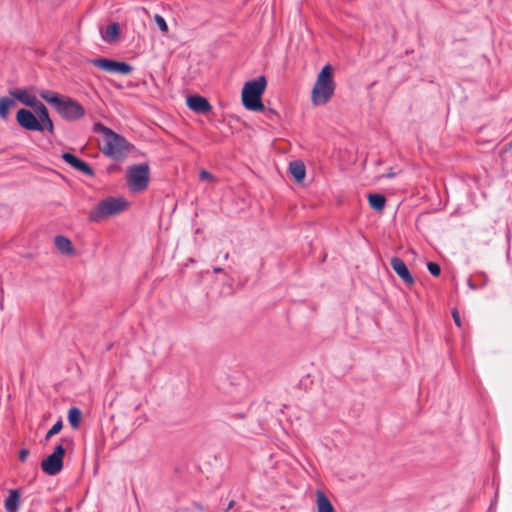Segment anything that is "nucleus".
I'll return each mask as SVG.
<instances>
[{"mask_svg":"<svg viewBox=\"0 0 512 512\" xmlns=\"http://www.w3.org/2000/svg\"><path fill=\"white\" fill-rule=\"evenodd\" d=\"M93 131L102 134L100 149L106 156L115 160L127 156L130 151V144L123 136L100 122L94 124Z\"/></svg>","mask_w":512,"mask_h":512,"instance_id":"f257e3e1","label":"nucleus"},{"mask_svg":"<svg viewBox=\"0 0 512 512\" xmlns=\"http://www.w3.org/2000/svg\"><path fill=\"white\" fill-rule=\"evenodd\" d=\"M40 97L51 104L58 114L67 121H74L85 115L84 107L76 100L55 93L51 90H42Z\"/></svg>","mask_w":512,"mask_h":512,"instance_id":"f03ea898","label":"nucleus"},{"mask_svg":"<svg viewBox=\"0 0 512 512\" xmlns=\"http://www.w3.org/2000/svg\"><path fill=\"white\" fill-rule=\"evenodd\" d=\"M336 83L333 79V68L325 65L317 75L316 82L311 92V102L314 106L325 105L334 95Z\"/></svg>","mask_w":512,"mask_h":512,"instance_id":"7ed1b4c3","label":"nucleus"},{"mask_svg":"<svg viewBox=\"0 0 512 512\" xmlns=\"http://www.w3.org/2000/svg\"><path fill=\"white\" fill-rule=\"evenodd\" d=\"M267 81L264 76L248 81L242 90V103L250 111H262L264 105L261 97L266 89Z\"/></svg>","mask_w":512,"mask_h":512,"instance_id":"20e7f679","label":"nucleus"},{"mask_svg":"<svg viewBox=\"0 0 512 512\" xmlns=\"http://www.w3.org/2000/svg\"><path fill=\"white\" fill-rule=\"evenodd\" d=\"M128 206V202L121 197H108L101 200L97 206L90 212L89 220L98 222L110 216L116 215L124 211Z\"/></svg>","mask_w":512,"mask_h":512,"instance_id":"39448f33","label":"nucleus"},{"mask_svg":"<svg viewBox=\"0 0 512 512\" xmlns=\"http://www.w3.org/2000/svg\"><path fill=\"white\" fill-rule=\"evenodd\" d=\"M150 170L146 163L129 166L127 169V184L131 191L142 192L149 184Z\"/></svg>","mask_w":512,"mask_h":512,"instance_id":"423d86ee","label":"nucleus"},{"mask_svg":"<svg viewBox=\"0 0 512 512\" xmlns=\"http://www.w3.org/2000/svg\"><path fill=\"white\" fill-rule=\"evenodd\" d=\"M65 455V449L60 444L54 449V452L50 454L46 459L41 462V469L43 472L50 476L57 475L63 468V458Z\"/></svg>","mask_w":512,"mask_h":512,"instance_id":"0eeeda50","label":"nucleus"},{"mask_svg":"<svg viewBox=\"0 0 512 512\" xmlns=\"http://www.w3.org/2000/svg\"><path fill=\"white\" fill-rule=\"evenodd\" d=\"M95 67L102 69L107 72L119 73L122 75L130 74L133 71V67L126 63L120 62L108 58H96L90 61Z\"/></svg>","mask_w":512,"mask_h":512,"instance_id":"6e6552de","label":"nucleus"},{"mask_svg":"<svg viewBox=\"0 0 512 512\" xmlns=\"http://www.w3.org/2000/svg\"><path fill=\"white\" fill-rule=\"evenodd\" d=\"M16 121L22 128L28 131H43V125L40 124L36 115L28 109H20L16 114Z\"/></svg>","mask_w":512,"mask_h":512,"instance_id":"1a4fd4ad","label":"nucleus"},{"mask_svg":"<svg viewBox=\"0 0 512 512\" xmlns=\"http://www.w3.org/2000/svg\"><path fill=\"white\" fill-rule=\"evenodd\" d=\"M390 265L395 273L409 286L413 285L415 280L411 275L405 262L399 257H393L390 260Z\"/></svg>","mask_w":512,"mask_h":512,"instance_id":"9d476101","label":"nucleus"},{"mask_svg":"<svg viewBox=\"0 0 512 512\" xmlns=\"http://www.w3.org/2000/svg\"><path fill=\"white\" fill-rule=\"evenodd\" d=\"M9 94L12 96V99L18 100L20 103L34 108L39 100L27 89L24 88H15L9 91Z\"/></svg>","mask_w":512,"mask_h":512,"instance_id":"9b49d317","label":"nucleus"},{"mask_svg":"<svg viewBox=\"0 0 512 512\" xmlns=\"http://www.w3.org/2000/svg\"><path fill=\"white\" fill-rule=\"evenodd\" d=\"M187 106L196 113L206 114L212 110L209 101L200 95H192L187 98Z\"/></svg>","mask_w":512,"mask_h":512,"instance_id":"f8f14e48","label":"nucleus"},{"mask_svg":"<svg viewBox=\"0 0 512 512\" xmlns=\"http://www.w3.org/2000/svg\"><path fill=\"white\" fill-rule=\"evenodd\" d=\"M34 111L37 115L36 117L38 121H40V124L43 125V131L46 129L48 132L53 133L54 126L49 116V111L47 107L39 101L37 105L34 107Z\"/></svg>","mask_w":512,"mask_h":512,"instance_id":"ddd939ff","label":"nucleus"},{"mask_svg":"<svg viewBox=\"0 0 512 512\" xmlns=\"http://www.w3.org/2000/svg\"><path fill=\"white\" fill-rule=\"evenodd\" d=\"M20 498H21V495H20L19 490H17V489L9 490V495L5 499V503H4L6 511L7 512H17L20 508V503H21Z\"/></svg>","mask_w":512,"mask_h":512,"instance_id":"4468645a","label":"nucleus"},{"mask_svg":"<svg viewBox=\"0 0 512 512\" xmlns=\"http://www.w3.org/2000/svg\"><path fill=\"white\" fill-rule=\"evenodd\" d=\"M289 171L297 182H301L306 174L305 165L301 160H295L290 162Z\"/></svg>","mask_w":512,"mask_h":512,"instance_id":"2eb2a0df","label":"nucleus"},{"mask_svg":"<svg viewBox=\"0 0 512 512\" xmlns=\"http://www.w3.org/2000/svg\"><path fill=\"white\" fill-rule=\"evenodd\" d=\"M317 497V512H335L327 496L320 490L316 491Z\"/></svg>","mask_w":512,"mask_h":512,"instance_id":"dca6fc26","label":"nucleus"},{"mask_svg":"<svg viewBox=\"0 0 512 512\" xmlns=\"http://www.w3.org/2000/svg\"><path fill=\"white\" fill-rule=\"evenodd\" d=\"M56 248L62 253V254H70L73 251L72 243L71 241L65 237V236H56L54 240Z\"/></svg>","mask_w":512,"mask_h":512,"instance_id":"f3484780","label":"nucleus"},{"mask_svg":"<svg viewBox=\"0 0 512 512\" xmlns=\"http://www.w3.org/2000/svg\"><path fill=\"white\" fill-rule=\"evenodd\" d=\"M368 202L373 209L381 211L385 207L386 198L383 194L373 193L368 195Z\"/></svg>","mask_w":512,"mask_h":512,"instance_id":"a211bd4d","label":"nucleus"},{"mask_svg":"<svg viewBox=\"0 0 512 512\" xmlns=\"http://www.w3.org/2000/svg\"><path fill=\"white\" fill-rule=\"evenodd\" d=\"M119 33H120L119 24L116 22H113L106 27V30L102 37L106 42L111 43V42L115 41V39L117 38Z\"/></svg>","mask_w":512,"mask_h":512,"instance_id":"6ab92c4d","label":"nucleus"},{"mask_svg":"<svg viewBox=\"0 0 512 512\" xmlns=\"http://www.w3.org/2000/svg\"><path fill=\"white\" fill-rule=\"evenodd\" d=\"M15 104L14 100L9 97L0 98V118L7 120L9 117V110Z\"/></svg>","mask_w":512,"mask_h":512,"instance_id":"aec40b11","label":"nucleus"},{"mask_svg":"<svg viewBox=\"0 0 512 512\" xmlns=\"http://www.w3.org/2000/svg\"><path fill=\"white\" fill-rule=\"evenodd\" d=\"M62 159L67 164L72 166L75 170H78L79 167H81V164L84 162L83 160L79 159L78 157H76L75 155H73L71 153H63L62 154Z\"/></svg>","mask_w":512,"mask_h":512,"instance_id":"412c9836","label":"nucleus"},{"mask_svg":"<svg viewBox=\"0 0 512 512\" xmlns=\"http://www.w3.org/2000/svg\"><path fill=\"white\" fill-rule=\"evenodd\" d=\"M81 419V412L78 408L73 407L68 412V420L72 427L76 428L79 426Z\"/></svg>","mask_w":512,"mask_h":512,"instance_id":"4be33fe9","label":"nucleus"},{"mask_svg":"<svg viewBox=\"0 0 512 512\" xmlns=\"http://www.w3.org/2000/svg\"><path fill=\"white\" fill-rule=\"evenodd\" d=\"M480 276L483 277V281L482 283H478V282H475L474 280L472 279H468V286L472 289V290H476V289H479V288H482L486 285V283L488 282V277L485 273H480L479 274Z\"/></svg>","mask_w":512,"mask_h":512,"instance_id":"5701e85b","label":"nucleus"},{"mask_svg":"<svg viewBox=\"0 0 512 512\" xmlns=\"http://www.w3.org/2000/svg\"><path fill=\"white\" fill-rule=\"evenodd\" d=\"M63 427V423H62V420H58L52 427L51 429L47 432L45 438L46 439H49L51 438L52 436H54L55 434L59 433L61 431Z\"/></svg>","mask_w":512,"mask_h":512,"instance_id":"b1692460","label":"nucleus"},{"mask_svg":"<svg viewBox=\"0 0 512 512\" xmlns=\"http://www.w3.org/2000/svg\"><path fill=\"white\" fill-rule=\"evenodd\" d=\"M154 20L162 32H164V33L168 32V25H167L165 19L161 15L156 14L154 16Z\"/></svg>","mask_w":512,"mask_h":512,"instance_id":"393cba45","label":"nucleus"},{"mask_svg":"<svg viewBox=\"0 0 512 512\" xmlns=\"http://www.w3.org/2000/svg\"><path fill=\"white\" fill-rule=\"evenodd\" d=\"M427 268L429 270V272L433 275V276H439L440 273H441V268L439 266V264L435 263V262H429L427 264Z\"/></svg>","mask_w":512,"mask_h":512,"instance_id":"a878e982","label":"nucleus"},{"mask_svg":"<svg viewBox=\"0 0 512 512\" xmlns=\"http://www.w3.org/2000/svg\"><path fill=\"white\" fill-rule=\"evenodd\" d=\"M77 171H80L87 176H94V170L85 161L81 164V167H79Z\"/></svg>","mask_w":512,"mask_h":512,"instance_id":"bb28decb","label":"nucleus"},{"mask_svg":"<svg viewBox=\"0 0 512 512\" xmlns=\"http://www.w3.org/2000/svg\"><path fill=\"white\" fill-rule=\"evenodd\" d=\"M199 178H200V180H202V181H210V180H214V176H213L210 172H208V171H206V170H202V171L200 172V174H199Z\"/></svg>","mask_w":512,"mask_h":512,"instance_id":"cd10ccee","label":"nucleus"},{"mask_svg":"<svg viewBox=\"0 0 512 512\" xmlns=\"http://www.w3.org/2000/svg\"><path fill=\"white\" fill-rule=\"evenodd\" d=\"M452 317H453V320H454V323L458 326V327H461L462 325V322H461V317H460V313L457 309H453L452 311Z\"/></svg>","mask_w":512,"mask_h":512,"instance_id":"c85d7f7f","label":"nucleus"},{"mask_svg":"<svg viewBox=\"0 0 512 512\" xmlns=\"http://www.w3.org/2000/svg\"><path fill=\"white\" fill-rule=\"evenodd\" d=\"M28 455H29V450L28 449H25V448L21 449L19 451V460L21 462H25L27 457H28Z\"/></svg>","mask_w":512,"mask_h":512,"instance_id":"c756f323","label":"nucleus"},{"mask_svg":"<svg viewBox=\"0 0 512 512\" xmlns=\"http://www.w3.org/2000/svg\"><path fill=\"white\" fill-rule=\"evenodd\" d=\"M387 178H393L396 176L395 172L389 171L387 174L384 175Z\"/></svg>","mask_w":512,"mask_h":512,"instance_id":"7c9ffc66","label":"nucleus"},{"mask_svg":"<svg viewBox=\"0 0 512 512\" xmlns=\"http://www.w3.org/2000/svg\"><path fill=\"white\" fill-rule=\"evenodd\" d=\"M234 505H235V501H234V500H231V501L229 502L228 507H227V509H226V510L228 511L229 509H232V508L234 507Z\"/></svg>","mask_w":512,"mask_h":512,"instance_id":"2f4dec72","label":"nucleus"},{"mask_svg":"<svg viewBox=\"0 0 512 512\" xmlns=\"http://www.w3.org/2000/svg\"><path fill=\"white\" fill-rule=\"evenodd\" d=\"M222 271H223V269H222V268H220V267H216V268H214V272H215V273H221Z\"/></svg>","mask_w":512,"mask_h":512,"instance_id":"473e14b6","label":"nucleus"},{"mask_svg":"<svg viewBox=\"0 0 512 512\" xmlns=\"http://www.w3.org/2000/svg\"><path fill=\"white\" fill-rule=\"evenodd\" d=\"M509 148L510 149L512 148V141L509 143Z\"/></svg>","mask_w":512,"mask_h":512,"instance_id":"72a5a7b5","label":"nucleus"},{"mask_svg":"<svg viewBox=\"0 0 512 512\" xmlns=\"http://www.w3.org/2000/svg\"><path fill=\"white\" fill-rule=\"evenodd\" d=\"M225 512H228L227 510Z\"/></svg>","mask_w":512,"mask_h":512,"instance_id":"f704fd0d","label":"nucleus"},{"mask_svg":"<svg viewBox=\"0 0 512 512\" xmlns=\"http://www.w3.org/2000/svg\"><path fill=\"white\" fill-rule=\"evenodd\" d=\"M234 512H237V511H234Z\"/></svg>","mask_w":512,"mask_h":512,"instance_id":"c9c22d12","label":"nucleus"}]
</instances>
